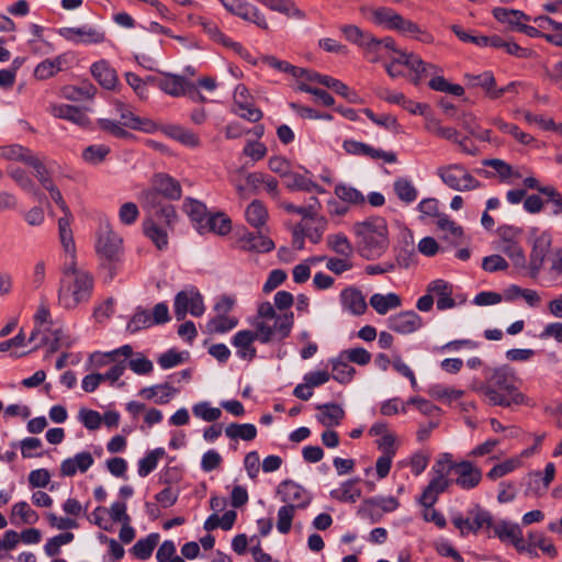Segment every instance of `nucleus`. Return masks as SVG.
<instances>
[{"instance_id": "72a5a7b5", "label": "nucleus", "mask_w": 562, "mask_h": 562, "mask_svg": "<svg viewBox=\"0 0 562 562\" xmlns=\"http://www.w3.org/2000/svg\"><path fill=\"white\" fill-rule=\"evenodd\" d=\"M400 506L398 501L393 496H374L367 498L360 505L358 514L361 517H368L370 507H379L383 513H392Z\"/></svg>"}, {"instance_id": "e433bc0d", "label": "nucleus", "mask_w": 562, "mask_h": 562, "mask_svg": "<svg viewBox=\"0 0 562 562\" xmlns=\"http://www.w3.org/2000/svg\"><path fill=\"white\" fill-rule=\"evenodd\" d=\"M431 72L420 74L422 80L429 77L428 87L431 90L447 93L450 97H457V83L449 82L443 76L438 74V69L432 65Z\"/></svg>"}, {"instance_id": "3c124183", "label": "nucleus", "mask_w": 562, "mask_h": 562, "mask_svg": "<svg viewBox=\"0 0 562 562\" xmlns=\"http://www.w3.org/2000/svg\"><path fill=\"white\" fill-rule=\"evenodd\" d=\"M555 475V465L552 462L547 463L544 468L543 476H541L540 472H536L530 477V483L528 491L532 488V485H535V492L536 493H542L546 492L553 481Z\"/></svg>"}, {"instance_id": "aec40b11", "label": "nucleus", "mask_w": 562, "mask_h": 562, "mask_svg": "<svg viewBox=\"0 0 562 562\" xmlns=\"http://www.w3.org/2000/svg\"><path fill=\"white\" fill-rule=\"evenodd\" d=\"M361 12L372 23L387 30H393L398 16V13L395 10L387 7H363L361 8Z\"/></svg>"}, {"instance_id": "8fccbe9b", "label": "nucleus", "mask_w": 562, "mask_h": 562, "mask_svg": "<svg viewBox=\"0 0 562 562\" xmlns=\"http://www.w3.org/2000/svg\"><path fill=\"white\" fill-rule=\"evenodd\" d=\"M64 64L65 57L63 55H59L54 59H45L36 66L34 75L36 78L42 80L48 79L63 70Z\"/></svg>"}, {"instance_id": "9d476101", "label": "nucleus", "mask_w": 562, "mask_h": 562, "mask_svg": "<svg viewBox=\"0 0 562 562\" xmlns=\"http://www.w3.org/2000/svg\"><path fill=\"white\" fill-rule=\"evenodd\" d=\"M492 515L479 505H475L474 508L468 512L465 518L459 517V531L461 535L476 533L484 528L488 529L492 526Z\"/></svg>"}, {"instance_id": "f257e3e1", "label": "nucleus", "mask_w": 562, "mask_h": 562, "mask_svg": "<svg viewBox=\"0 0 562 562\" xmlns=\"http://www.w3.org/2000/svg\"><path fill=\"white\" fill-rule=\"evenodd\" d=\"M515 371L508 366L484 369V381H475L472 389L482 393L491 405L510 407L522 405L526 396L516 386Z\"/></svg>"}, {"instance_id": "864d4df0", "label": "nucleus", "mask_w": 562, "mask_h": 562, "mask_svg": "<svg viewBox=\"0 0 562 562\" xmlns=\"http://www.w3.org/2000/svg\"><path fill=\"white\" fill-rule=\"evenodd\" d=\"M158 533H150L146 538L136 541L131 551L137 559L147 560L151 557V553L158 543Z\"/></svg>"}, {"instance_id": "4d7b16f0", "label": "nucleus", "mask_w": 562, "mask_h": 562, "mask_svg": "<svg viewBox=\"0 0 562 562\" xmlns=\"http://www.w3.org/2000/svg\"><path fill=\"white\" fill-rule=\"evenodd\" d=\"M95 87L91 83H82L80 87H66L63 90L65 99L70 101L90 100L95 94Z\"/></svg>"}, {"instance_id": "39448f33", "label": "nucleus", "mask_w": 562, "mask_h": 562, "mask_svg": "<svg viewBox=\"0 0 562 562\" xmlns=\"http://www.w3.org/2000/svg\"><path fill=\"white\" fill-rule=\"evenodd\" d=\"M173 311L177 321H183L188 313L195 317L202 316L205 312L202 294L194 286L178 292L175 296Z\"/></svg>"}, {"instance_id": "338daca9", "label": "nucleus", "mask_w": 562, "mask_h": 562, "mask_svg": "<svg viewBox=\"0 0 562 562\" xmlns=\"http://www.w3.org/2000/svg\"><path fill=\"white\" fill-rule=\"evenodd\" d=\"M363 113L367 115L369 120H371L374 124L382 126L389 131L397 133L400 130V124L397 120L391 114H375L371 109H363Z\"/></svg>"}, {"instance_id": "de8ad7c7", "label": "nucleus", "mask_w": 562, "mask_h": 562, "mask_svg": "<svg viewBox=\"0 0 562 562\" xmlns=\"http://www.w3.org/2000/svg\"><path fill=\"white\" fill-rule=\"evenodd\" d=\"M459 125L465 131L468 135L474 138V140L485 142L488 140L490 131L482 130L475 121V117L471 113H462L461 119L459 117Z\"/></svg>"}, {"instance_id": "37998d69", "label": "nucleus", "mask_w": 562, "mask_h": 562, "mask_svg": "<svg viewBox=\"0 0 562 562\" xmlns=\"http://www.w3.org/2000/svg\"><path fill=\"white\" fill-rule=\"evenodd\" d=\"M327 247L333 250L337 256L352 257L355 248L349 241L348 237L342 234H331L326 238Z\"/></svg>"}, {"instance_id": "4c0bfd02", "label": "nucleus", "mask_w": 562, "mask_h": 562, "mask_svg": "<svg viewBox=\"0 0 562 562\" xmlns=\"http://www.w3.org/2000/svg\"><path fill=\"white\" fill-rule=\"evenodd\" d=\"M238 325V318L229 315H215L205 324V331L210 335L226 334Z\"/></svg>"}, {"instance_id": "423d86ee", "label": "nucleus", "mask_w": 562, "mask_h": 562, "mask_svg": "<svg viewBox=\"0 0 562 562\" xmlns=\"http://www.w3.org/2000/svg\"><path fill=\"white\" fill-rule=\"evenodd\" d=\"M258 340L261 344H269L268 328L261 326L255 330L244 329L237 331L232 338V345L236 348V353L244 360H252L256 357L254 342Z\"/></svg>"}, {"instance_id": "412c9836", "label": "nucleus", "mask_w": 562, "mask_h": 562, "mask_svg": "<svg viewBox=\"0 0 562 562\" xmlns=\"http://www.w3.org/2000/svg\"><path fill=\"white\" fill-rule=\"evenodd\" d=\"M74 344L75 339L66 334L60 326H58L57 328L52 329V337L48 335H43L40 344H36L33 350H36L40 347H47V353L50 355L58 351L60 348L68 349Z\"/></svg>"}, {"instance_id": "09e8293b", "label": "nucleus", "mask_w": 562, "mask_h": 562, "mask_svg": "<svg viewBox=\"0 0 562 562\" xmlns=\"http://www.w3.org/2000/svg\"><path fill=\"white\" fill-rule=\"evenodd\" d=\"M183 210L194 223V226H200L210 215L207 214L206 205L198 200L187 198L183 202Z\"/></svg>"}, {"instance_id": "603ef678", "label": "nucleus", "mask_w": 562, "mask_h": 562, "mask_svg": "<svg viewBox=\"0 0 562 562\" xmlns=\"http://www.w3.org/2000/svg\"><path fill=\"white\" fill-rule=\"evenodd\" d=\"M72 221L74 216L60 217L58 220L59 239L66 254H74L76 251L72 231L70 228Z\"/></svg>"}, {"instance_id": "b1692460", "label": "nucleus", "mask_w": 562, "mask_h": 562, "mask_svg": "<svg viewBox=\"0 0 562 562\" xmlns=\"http://www.w3.org/2000/svg\"><path fill=\"white\" fill-rule=\"evenodd\" d=\"M93 457L90 452H79L72 458L65 459L60 464V474L63 476H74L77 471L86 472L93 464Z\"/></svg>"}, {"instance_id": "7ed1b4c3", "label": "nucleus", "mask_w": 562, "mask_h": 562, "mask_svg": "<svg viewBox=\"0 0 562 562\" xmlns=\"http://www.w3.org/2000/svg\"><path fill=\"white\" fill-rule=\"evenodd\" d=\"M93 278L90 273H79L75 278H60L58 303L66 310H74L90 300L93 290Z\"/></svg>"}, {"instance_id": "c85d7f7f", "label": "nucleus", "mask_w": 562, "mask_h": 562, "mask_svg": "<svg viewBox=\"0 0 562 562\" xmlns=\"http://www.w3.org/2000/svg\"><path fill=\"white\" fill-rule=\"evenodd\" d=\"M392 31H396L402 35L416 38L423 43H431L434 40L431 34L422 30L415 22L405 19L401 14H398Z\"/></svg>"}, {"instance_id": "a18cd8bd", "label": "nucleus", "mask_w": 562, "mask_h": 562, "mask_svg": "<svg viewBox=\"0 0 562 562\" xmlns=\"http://www.w3.org/2000/svg\"><path fill=\"white\" fill-rule=\"evenodd\" d=\"M225 435L232 439H241L245 441H251L257 436V428L254 424H237L232 423L225 428Z\"/></svg>"}, {"instance_id": "052dcab7", "label": "nucleus", "mask_w": 562, "mask_h": 562, "mask_svg": "<svg viewBox=\"0 0 562 562\" xmlns=\"http://www.w3.org/2000/svg\"><path fill=\"white\" fill-rule=\"evenodd\" d=\"M16 516L21 518V522L26 525H34L40 519L38 514L24 501L12 506L11 519L13 520Z\"/></svg>"}, {"instance_id": "5fc2aeb1", "label": "nucleus", "mask_w": 562, "mask_h": 562, "mask_svg": "<svg viewBox=\"0 0 562 562\" xmlns=\"http://www.w3.org/2000/svg\"><path fill=\"white\" fill-rule=\"evenodd\" d=\"M245 216L248 224L259 228L265 225L268 217V212L260 201L255 200L247 206Z\"/></svg>"}, {"instance_id": "2eb2a0df", "label": "nucleus", "mask_w": 562, "mask_h": 562, "mask_svg": "<svg viewBox=\"0 0 562 562\" xmlns=\"http://www.w3.org/2000/svg\"><path fill=\"white\" fill-rule=\"evenodd\" d=\"M391 61H396L397 66H406L414 71L415 77L412 79L414 85H418L422 80L420 74L431 72L432 64L425 63L419 56L415 54H408L396 49L395 53L391 54Z\"/></svg>"}, {"instance_id": "49530a36", "label": "nucleus", "mask_w": 562, "mask_h": 562, "mask_svg": "<svg viewBox=\"0 0 562 562\" xmlns=\"http://www.w3.org/2000/svg\"><path fill=\"white\" fill-rule=\"evenodd\" d=\"M34 153L20 144H11L0 146V158L5 160L20 161L24 165L27 164L29 159Z\"/></svg>"}, {"instance_id": "9b49d317", "label": "nucleus", "mask_w": 562, "mask_h": 562, "mask_svg": "<svg viewBox=\"0 0 562 562\" xmlns=\"http://www.w3.org/2000/svg\"><path fill=\"white\" fill-rule=\"evenodd\" d=\"M271 321H273L272 325L266 321H258L255 324V328L258 330L261 326L268 328L269 342L273 340L281 341L289 337L294 325V315L292 312L282 313Z\"/></svg>"}, {"instance_id": "6e6d98bb", "label": "nucleus", "mask_w": 562, "mask_h": 562, "mask_svg": "<svg viewBox=\"0 0 562 562\" xmlns=\"http://www.w3.org/2000/svg\"><path fill=\"white\" fill-rule=\"evenodd\" d=\"M151 326L153 322L150 321V314L148 311L142 306H137L126 325V330L130 334H136L139 330L149 328Z\"/></svg>"}, {"instance_id": "f03ea898", "label": "nucleus", "mask_w": 562, "mask_h": 562, "mask_svg": "<svg viewBox=\"0 0 562 562\" xmlns=\"http://www.w3.org/2000/svg\"><path fill=\"white\" fill-rule=\"evenodd\" d=\"M358 254L367 260L380 258L389 248V229L382 217H371L352 226Z\"/></svg>"}, {"instance_id": "6e6552de", "label": "nucleus", "mask_w": 562, "mask_h": 562, "mask_svg": "<svg viewBox=\"0 0 562 562\" xmlns=\"http://www.w3.org/2000/svg\"><path fill=\"white\" fill-rule=\"evenodd\" d=\"M122 238L113 232L110 224H103L99 228L95 245L97 252L110 262H115L122 254Z\"/></svg>"}, {"instance_id": "c03bdc74", "label": "nucleus", "mask_w": 562, "mask_h": 562, "mask_svg": "<svg viewBox=\"0 0 562 562\" xmlns=\"http://www.w3.org/2000/svg\"><path fill=\"white\" fill-rule=\"evenodd\" d=\"M465 86L468 88H482L486 95L491 98V93L493 91L494 86H496V80L494 75L491 71H484L480 75H464Z\"/></svg>"}, {"instance_id": "f8f14e48", "label": "nucleus", "mask_w": 562, "mask_h": 562, "mask_svg": "<svg viewBox=\"0 0 562 562\" xmlns=\"http://www.w3.org/2000/svg\"><path fill=\"white\" fill-rule=\"evenodd\" d=\"M342 148L346 153L355 156H367L371 159H383L385 162L393 164L396 161V154L393 151H384L380 148H374L369 144L361 143L353 139H346L342 143Z\"/></svg>"}, {"instance_id": "473e14b6", "label": "nucleus", "mask_w": 562, "mask_h": 562, "mask_svg": "<svg viewBox=\"0 0 562 562\" xmlns=\"http://www.w3.org/2000/svg\"><path fill=\"white\" fill-rule=\"evenodd\" d=\"M496 249L505 254L515 267L525 268L526 257L518 239H499L496 243Z\"/></svg>"}, {"instance_id": "bf43d9fd", "label": "nucleus", "mask_w": 562, "mask_h": 562, "mask_svg": "<svg viewBox=\"0 0 562 562\" xmlns=\"http://www.w3.org/2000/svg\"><path fill=\"white\" fill-rule=\"evenodd\" d=\"M356 370L345 360V358H338L333 360V379L339 383H349L352 380Z\"/></svg>"}, {"instance_id": "79ce46f5", "label": "nucleus", "mask_w": 562, "mask_h": 562, "mask_svg": "<svg viewBox=\"0 0 562 562\" xmlns=\"http://www.w3.org/2000/svg\"><path fill=\"white\" fill-rule=\"evenodd\" d=\"M370 305L380 315H385L390 310L401 305V299L395 293L380 294L375 293L370 297Z\"/></svg>"}, {"instance_id": "c9c22d12", "label": "nucleus", "mask_w": 562, "mask_h": 562, "mask_svg": "<svg viewBox=\"0 0 562 562\" xmlns=\"http://www.w3.org/2000/svg\"><path fill=\"white\" fill-rule=\"evenodd\" d=\"M360 479H352L344 482L338 488L330 491V497L339 502L355 503L361 496V491L357 487Z\"/></svg>"}, {"instance_id": "4be33fe9", "label": "nucleus", "mask_w": 562, "mask_h": 562, "mask_svg": "<svg viewBox=\"0 0 562 562\" xmlns=\"http://www.w3.org/2000/svg\"><path fill=\"white\" fill-rule=\"evenodd\" d=\"M115 110L120 113L123 126L145 133H151L155 131L156 126L153 121L136 116L122 102H115Z\"/></svg>"}, {"instance_id": "13d9d810", "label": "nucleus", "mask_w": 562, "mask_h": 562, "mask_svg": "<svg viewBox=\"0 0 562 562\" xmlns=\"http://www.w3.org/2000/svg\"><path fill=\"white\" fill-rule=\"evenodd\" d=\"M164 456V448H157L147 453L146 457L138 461V475L140 477L149 475L156 469L158 460Z\"/></svg>"}, {"instance_id": "2f4dec72", "label": "nucleus", "mask_w": 562, "mask_h": 562, "mask_svg": "<svg viewBox=\"0 0 562 562\" xmlns=\"http://www.w3.org/2000/svg\"><path fill=\"white\" fill-rule=\"evenodd\" d=\"M493 15L498 22L507 24L512 30L517 31H519L524 22L530 21V16L522 11L507 8H495Z\"/></svg>"}, {"instance_id": "bb28decb", "label": "nucleus", "mask_w": 562, "mask_h": 562, "mask_svg": "<svg viewBox=\"0 0 562 562\" xmlns=\"http://www.w3.org/2000/svg\"><path fill=\"white\" fill-rule=\"evenodd\" d=\"M91 74L93 78L99 82L101 87L104 89H113L117 82V75L114 68L110 66V64L101 59L91 65Z\"/></svg>"}, {"instance_id": "ea45409f", "label": "nucleus", "mask_w": 562, "mask_h": 562, "mask_svg": "<svg viewBox=\"0 0 562 562\" xmlns=\"http://www.w3.org/2000/svg\"><path fill=\"white\" fill-rule=\"evenodd\" d=\"M143 231L146 237H148L159 250H164L168 246V233L159 226L154 220H146L143 224Z\"/></svg>"}, {"instance_id": "58836bf2", "label": "nucleus", "mask_w": 562, "mask_h": 562, "mask_svg": "<svg viewBox=\"0 0 562 562\" xmlns=\"http://www.w3.org/2000/svg\"><path fill=\"white\" fill-rule=\"evenodd\" d=\"M318 411H322V414L317 416L319 423H322L326 427H333L340 424V420L345 416V412L338 404L327 403L322 404L316 407Z\"/></svg>"}, {"instance_id": "c756f323", "label": "nucleus", "mask_w": 562, "mask_h": 562, "mask_svg": "<svg viewBox=\"0 0 562 562\" xmlns=\"http://www.w3.org/2000/svg\"><path fill=\"white\" fill-rule=\"evenodd\" d=\"M549 248L550 239L547 236H540L535 240L529 262L531 277H537L540 272Z\"/></svg>"}, {"instance_id": "1a4fd4ad", "label": "nucleus", "mask_w": 562, "mask_h": 562, "mask_svg": "<svg viewBox=\"0 0 562 562\" xmlns=\"http://www.w3.org/2000/svg\"><path fill=\"white\" fill-rule=\"evenodd\" d=\"M277 495L288 506L296 508H305L312 501L311 494L300 484L292 480L282 481L277 487Z\"/></svg>"}, {"instance_id": "6ab92c4d", "label": "nucleus", "mask_w": 562, "mask_h": 562, "mask_svg": "<svg viewBox=\"0 0 562 562\" xmlns=\"http://www.w3.org/2000/svg\"><path fill=\"white\" fill-rule=\"evenodd\" d=\"M151 186L167 200L177 201L181 198L182 190L179 181L167 173L154 175Z\"/></svg>"}, {"instance_id": "dca6fc26", "label": "nucleus", "mask_w": 562, "mask_h": 562, "mask_svg": "<svg viewBox=\"0 0 562 562\" xmlns=\"http://www.w3.org/2000/svg\"><path fill=\"white\" fill-rule=\"evenodd\" d=\"M422 325L420 316L414 311L401 312L387 318L389 328L402 335L412 334L418 330Z\"/></svg>"}, {"instance_id": "e2e57ef3", "label": "nucleus", "mask_w": 562, "mask_h": 562, "mask_svg": "<svg viewBox=\"0 0 562 562\" xmlns=\"http://www.w3.org/2000/svg\"><path fill=\"white\" fill-rule=\"evenodd\" d=\"M335 194L344 202L351 204H363L364 195L353 187L340 183L335 187Z\"/></svg>"}, {"instance_id": "a878e982", "label": "nucleus", "mask_w": 562, "mask_h": 562, "mask_svg": "<svg viewBox=\"0 0 562 562\" xmlns=\"http://www.w3.org/2000/svg\"><path fill=\"white\" fill-rule=\"evenodd\" d=\"M232 229V222L224 213L218 212L209 215L203 224L196 226L200 234L215 233L217 235H227Z\"/></svg>"}, {"instance_id": "cd10ccee", "label": "nucleus", "mask_w": 562, "mask_h": 562, "mask_svg": "<svg viewBox=\"0 0 562 562\" xmlns=\"http://www.w3.org/2000/svg\"><path fill=\"white\" fill-rule=\"evenodd\" d=\"M482 481V471L472 462L459 461V487L472 490Z\"/></svg>"}, {"instance_id": "7c9ffc66", "label": "nucleus", "mask_w": 562, "mask_h": 562, "mask_svg": "<svg viewBox=\"0 0 562 562\" xmlns=\"http://www.w3.org/2000/svg\"><path fill=\"white\" fill-rule=\"evenodd\" d=\"M179 392L178 389L170 385V383L165 382L161 384H156L153 386L144 387L139 394L147 400L155 398L157 404L164 405L169 403V401Z\"/></svg>"}, {"instance_id": "a211bd4d", "label": "nucleus", "mask_w": 562, "mask_h": 562, "mask_svg": "<svg viewBox=\"0 0 562 562\" xmlns=\"http://www.w3.org/2000/svg\"><path fill=\"white\" fill-rule=\"evenodd\" d=\"M454 286L442 279L431 281L427 285V292L432 293L436 300V306L439 311L453 308L456 301L453 299Z\"/></svg>"}, {"instance_id": "393cba45", "label": "nucleus", "mask_w": 562, "mask_h": 562, "mask_svg": "<svg viewBox=\"0 0 562 562\" xmlns=\"http://www.w3.org/2000/svg\"><path fill=\"white\" fill-rule=\"evenodd\" d=\"M158 88L165 93L172 97L184 95L188 88H192V83L187 81L184 77L173 74H164V78L157 81Z\"/></svg>"}, {"instance_id": "4468645a", "label": "nucleus", "mask_w": 562, "mask_h": 562, "mask_svg": "<svg viewBox=\"0 0 562 562\" xmlns=\"http://www.w3.org/2000/svg\"><path fill=\"white\" fill-rule=\"evenodd\" d=\"M339 303L345 312L353 316H360L368 310L366 296L362 291L353 285L341 290L339 294Z\"/></svg>"}, {"instance_id": "a19ab883", "label": "nucleus", "mask_w": 562, "mask_h": 562, "mask_svg": "<svg viewBox=\"0 0 562 562\" xmlns=\"http://www.w3.org/2000/svg\"><path fill=\"white\" fill-rule=\"evenodd\" d=\"M310 171L305 170V173H299L289 171L284 175L283 183L290 191H305L311 192L313 190V180L308 177Z\"/></svg>"}, {"instance_id": "0e129e2a", "label": "nucleus", "mask_w": 562, "mask_h": 562, "mask_svg": "<svg viewBox=\"0 0 562 562\" xmlns=\"http://www.w3.org/2000/svg\"><path fill=\"white\" fill-rule=\"evenodd\" d=\"M341 32L344 33L347 41H349L352 44L358 45L362 49L366 46V43L369 41L370 36L372 35L369 32L362 31L360 27L353 24L344 25L341 27Z\"/></svg>"}, {"instance_id": "774afa93", "label": "nucleus", "mask_w": 562, "mask_h": 562, "mask_svg": "<svg viewBox=\"0 0 562 562\" xmlns=\"http://www.w3.org/2000/svg\"><path fill=\"white\" fill-rule=\"evenodd\" d=\"M168 134L176 140L187 146H198L199 137L188 128L182 126L173 125L169 127Z\"/></svg>"}, {"instance_id": "f3484780", "label": "nucleus", "mask_w": 562, "mask_h": 562, "mask_svg": "<svg viewBox=\"0 0 562 562\" xmlns=\"http://www.w3.org/2000/svg\"><path fill=\"white\" fill-rule=\"evenodd\" d=\"M49 113L61 120L71 122L72 124L86 128L90 125L91 121L85 112V109L70 105V104H52L48 109Z\"/></svg>"}, {"instance_id": "69168bd1", "label": "nucleus", "mask_w": 562, "mask_h": 562, "mask_svg": "<svg viewBox=\"0 0 562 562\" xmlns=\"http://www.w3.org/2000/svg\"><path fill=\"white\" fill-rule=\"evenodd\" d=\"M110 151L111 149L106 145H90L82 151V158L90 165H99L106 158Z\"/></svg>"}, {"instance_id": "5701e85b", "label": "nucleus", "mask_w": 562, "mask_h": 562, "mask_svg": "<svg viewBox=\"0 0 562 562\" xmlns=\"http://www.w3.org/2000/svg\"><path fill=\"white\" fill-rule=\"evenodd\" d=\"M240 248L246 251L269 252L274 243L261 233L245 232L239 237Z\"/></svg>"}, {"instance_id": "f704fd0d", "label": "nucleus", "mask_w": 562, "mask_h": 562, "mask_svg": "<svg viewBox=\"0 0 562 562\" xmlns=\"http://www.w3.org/2000/svg\"><path fill=\"white\" fill-rule=\"evenodd\" d=\"M494 535L502 541H510L514 546H522V530L518 524L499 521L493 527Z\"/></svg>"}, {"instance_id": "20e7f679", "label": "nucleus", "mask_w": 562, "mask_h": 562, "mask_svg": "<svg viewBox=\"0 0 562 562\" xmlns=\"http://www.w3.org/2000/svg\"><path fill=\"white\" fill-rule=\"evenodd\" d=\"M162 195L151 186L139 193L143 207L156 216L166 226H172L177 220L173 205L162 202Z\"/></svg>"}, {"instance_id": "ddd939ff", "label": "nucleus", "mask_w": 562, "mask_h": 562, "mask_svg": "<svg viewBox=\"0 0 562 562\" xmlns=\"http://www.w3.org/2000/svg\"><path fill=\"white\" fill-rule=\"evenodd\" d=\"M395 52V42L390 36L378 38L371 35L363 48V53L370 63H379L386 59Z\"/></svg>"}, {"instance_id": "0eeeda50", "label": "nucleus", "mask_w": 562, "mask_h": 562, "mask_svg": "<svg viewBox=\"0 0 562 562\" xmlns=\"http://www.w3.org/2000/svg\"><path fill=\"white\" fill-rule=\"evenodd\" d=\"M57 33L75 45H93L105 41V32L100 26L89 24L78 27H60Z\"/></svg>"}, {"instance_id": "680f3d73", "label": "nucleus", "mask_w": 562, "mask_h": 562, "mask_svg": "<svg viewBox=\"0 0 562 562\" xmlns=\"http://www.w3.org/2000/svg\"><path fill=\"white\" fill-rule=\"evenodd\" d=\"M394 191L400 200L412 203L417 199V190L406 178H398L394 182Z\"/></svg>"}]
</instances>
